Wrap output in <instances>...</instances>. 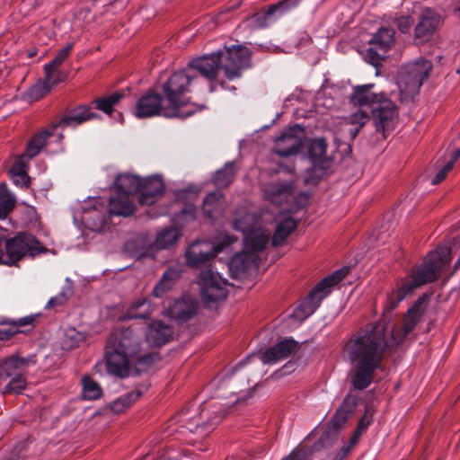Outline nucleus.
<instances>
[{
	"label": "nucleus",
	"mask_w": 460,
	"mask_h": 460,
	"mask_svg": "<svg viewBox=\"0 0 460 460\" xmlns=\"http://www.w3.org/2000/svg\"><path fill=\"white\" fill-rule=\"evenodd\" d=\"M386 346L385 330L381 323H368L347 341L344 353L353 365L351 385L355 389L362 391L373 382Z\"/></svg>",
	"instance_id": "obj_1"
},
{
	"label": "nucleus",
	"mask_w": 460,
	"mask_h": 460,
	"mask_svg": "<svg viewBox=\"0 0 460 460\" xmlns=\"http://www.w3.org/2000/svg\"><path fill=\"white\" fill-rule=\"evenodd\" d=\"M141 333L136 327L114 330L105 346L107 371L113 376L124 378L129 374L132 364L152 365L156 354L140 355Z\"/></svg>",
	"instance_id": "obj_2"
},
{
	"label": "nucleus",
	"mask_w": 460,
	"mask_h": 460,
	"mask_svg": "<svg viewBox=\"0 0 460 460\" xmlns=\"http://www.w3.org/2000/svg\"><path fill=\"white\" fill-rule=\"evenodd\" d=\"M449 261L450 252L447 247H438L430 252L427 260L414 270L411 279L403 281L396 289L387 295L384 310L385 312L393 311L416 288L435 281L439 272Z\"/></svg>",
	"instance_id": "obj_3"
},
{
	"label": "nucleus",
	"mask_w": 460,
	"mask_h": 460,
	"mask_svg": "<svg viewBox=\"0 0 460 460\" xmlns=\"http://www.w3.org/2000/svg\"><path fill=\"white\" fill-rule=\"evenodd\" d=\"M82 210L83 219L92 222L93 229H100L106 224L107 212L111 216L129 217L135 211V205L128 195L118 193L110 199L108 209L101 198H94L82 207Z\"/></svg>",
	"instance_id": "obj_4"
},
{
	"label": "nucleus",
	"mask_w": 460,
	"mask_h": 460,
	"mask_svg": "<svg viewBox=\"0 0 460 460\" xmlns=\"http://www.w3.org/2000/svg\"><path fill=\"white\" fill-rule=\"evenodd\" d=\"M197 75L190 69H181L171 74L161 84L164 102L167 103L165 117L181 116L180 107L186 104V94L197 82Z\"/></svg>",
	"instance_id": "obj_5"
},
{
	"label": "nucleus",
	"mask_w": 460,
	"mask_h": 460,
	"mask_svg": "<svg viewBox=\"0 0 460 460\" xmlns=\"http://www.w3.org/2000/svg\"><path fill=\"white\" fill-rule=\"evenodd\" d=\"M432 68L431 61L422 57L402 66L397 78L402 102L411 101L419 93L420 87L429 77Z\"/></svg>",
	"instance_id": "obj_6"
},
{
	"label": "nucleus",
	"mask_w": 460,
	"mask_h": 460,
	"mask_svg": "<svg viewBox=\"0 0 460 460\" xmlns=\"http://www.w3.org/2000/svg\"><path fill=\"white\" fill-rule=\"evenodd\" d=\"M99 117L98 114L92 111L90 105H79L71 110L68 114L64 116L57 124L52 126V129H45L36 134L28 143L22 157L32 159L42 149L46 144V140L53 135V130L61 127L63 128L67 127H76L85 121L93 119Z\"/></svg>",
	"instance_id": "obj_7"
},
{
	"label": "nucleus",
	"mask_w": 460,
	"mask_h": 460,
	"mask_svg": "<svg viewBox=\"0 0 460 460\" xmlns=\"http://www.w3.org/2000/svg\"><path fill=\"white\" fill-rule=\"evenodd\" d=\"M349 271L348 267H343L318 282L308 296L295 308L293 316L299 321H303L313 314L322 300L331 293L334 286L345 279Z\"/></svg>",
	"instance_id": "obj_8"
},
{
	"label": "nucleus",
	"mask_w": 460,
	"mask_h": 460,
	"mask_svg": "<svg viewBox=\"0 0 460 460\" xmlns=\"http://www.w3.org/2000/svg\"><path fill=\"white\" fill-rule=\"evenodd\" d=\"M222 51L205 55L191 60L189 67L195 75V71L199 72L202 76L209 81V92L213 93L219 86L223 90L235 91V87H229L225 81L217 80V75L220 69Z\"/></svg>",
	"instance_id": "obj_9"
},
{
	"label": "nucleus",
	"mask_w": 460,
	"mask_h": 460,
	"mask_svg": "<svg viewBox=\"0 0 460 460\" xmlns=\"http://www.w3.org/2000/svg\"><path fill=\"white\" fill-rule=\"evenodd\" d=\"M199 285L201 298L207 307H213L227 296V281L210 269L201 271Z\"/></svg>",
	"instance_id": "obj_10"
},
{
	"label": "nucleus",
	"mask_w": 460,
	"mask_h": 460,
	"mask_svg": "<svg viewBox=\"0 0 460 460\" xmlns=\"http://www.w3.org/2000/svg\"><path fill=\"white\" fill-rule=\"evenodd\" d=\"M251 66V52L248 48L233 45L222 51L221 67L225 76L233 81L242 76L244 69Z\"/></svg>",
	"instance_id": "obj_11"
},
{
	"label": "nucleus",
	"mask_w": 460,
	"mask_h": 460,
	"mask_svg": "<svg viewBox=\"0 0 460 460\" xmlns=\"http://www.w3.org/2000/svg\"><path fill=\"white\" fill-rule=\"evenodd\" d=\"M31 359L16 356L5 359L0 370V380H11L4 386V393L21 394L26 387V379L23 376L24 369L29 366Z\"/></svg>",
	"instance_id": "obj_12"
},
{
	"label": "nucleus",
	"mask_w": 460,
	"mask_h": 460,
	"mask_svg": "<svg viewBox=\"0 0 460 460\" xmlns=\"http://www.w3.org/2000/svg\"><path fill=\"white\" fill-rule=\"evenodd\" d=\"M395 31L391 27H381L374 33L368 41L370 47L366 50L365 60L377 66L385 58L387 51L395 42Z\"/></svg>",
	"instance_id": "obj_13"
},
{
	"label": "nucleus",
	"mask_w": 460,
	"mask_h": 460,
	"mask_svg": "<svg viewBox=\"0 0 460 460\" xmlns=\"http://www.w3.org/2000/svg\"><path fill=\"white\" fill-rule=\"evenodd\" d=\"M304 137V128L296 124L284 130L282 134L276 138L273 150L281 157L294 155L299 152L303 145Z\"/></svg>",
	"instance_id": "obj_14"
},
{
	"label": "nucleus",
	"mask_w": 460,
	"mask_h": 460,
	"mask_svg": "<svg viewBox=\"0 0 460 460\" xmlns=\"http://www.w3.org/2000/svg\"><path fill=\"white\" fill-rule=\"evenodd\" d=\"M429 301V296L428 295L419 297L413 306L408 310L402 325L393 330L392 334L397 343L401 342L413 331L426 312Z\"/></svg>",
	"instance_id": "obj_15"
},
{
	"label": "nucleus",
	"mask_w": 460,
	"mask_h": 460,
	"mask_svg": "<svg viewBox=\"0 0 460 460\" xmlns=\"http://www.w3.org/2000/svg\"><path fill=\"white\" fill-rule=\"evenodd\" d=\"M374 125L377 132H382L384 137L391 132L397 123V111L394 102L388 99H382L377 105L372 108Z\"/></svg>",
	"instance_id": "obj_16"
},
{
	"label": "nucleus",
	"mask_w": 460,
	"mask_h": 460,
	"mask_svg": "<svg viewBox=\"0 0 460 460\" xmlns=\"http://www.w3.org/2000/svg\"><path fill=\"white\" fill-rule=\"evenodd\" d=\"M166 107L167 103H165L164 96L148 92L138 99L133 114L138 119L151 118L160 114L165 117Z\"/></svg>",
	"instance_id": "obj_17"
},
{
	"label": "nucleus",
	"mask_w": 460,
	"mask_h": 460,
	"mask_svg": "<svg viewBox=\"0 0 460 460\" xmlns=\"http://www.w3.org/2000/svg\"><path fill=\"white\" fill-rule=\"evenodd\" d=\"M441 21V16L431 11L425 10L414 28L413 40L417 45H422L431 40Z\"/></svg>",
	"instance_id": "obj_18"
},
{
	"label": "nucleus",
	"mask_w": 460,
	"mask_h": 460,
	"mask_svg": "<svg viewBox=\"0 0 460 460\" xmlns=\"http://www.w3.org/2000/svg\"><path fill=\"white\" fill-rule=\"evenodd\" d=\"M326 149L327 143L323 137L311 139L308 143L307 155L313 164V170L321 171L318 177H322L332 164V158L326 155Z\"/></svg>",
	"instance_id": "obj_19"
},
{
	"label": "nucleus",
	"mask_w": 460,
	"mask_h": 460,
	"mask_svg": "<svg viewBox=\"0 0 460 460\" xmlns=\"http://www.w3.org/2000/svg\"><path fill=\"white\" fill-rule=\"evenodd\" d=\"M218 250L210 242L195 241L186 250V261L189 266L198 268L214 258Z\"/></svg>",
	"instance_id": "obj_20"
},
{
	"label": "nucleus",
	"mask_w": 460,
	"mask_h": 460,
	"mask_svg": "<svg viewBox=\"0 0 460 460\" xmlns=\"http://www.w3.org/2000/svg\"><path fill=\"white\" fill-rule=\"evenodd\" d=\"M164 190V184L161 177L150 176L142 179L138 191V202L141 205H153L163 195Z\"/></svg>",
	"instance_id": "obj_21"
},
{
	"label": "nucleus",
	"mask_w": 460,
	"mask_h": 460,
	"mask_svg": "<svg viewBox=\"0 0 460 460\" xmlns=\"http://www.w3.org/2000/svg\"><path fill=\"white\" fill-rule=\"evenodd\" d=\"M262 190L266 199L279 205L287 202L293 195V181H270L262 185Z\"/></svg>",
	"instance_id": "obj_22"
},
{
	"label": "nucleus",
	"mask_w": 460,
	"mask_h": 460,
	"mask_svg": "<svg viewBox=\"0 0 460 460\" xmlns=\"http://www.w3.org/2000/svg\"><path fill=\"white\" fill-rule=\"evenodd\" d=\"M260 258L258 253L243 251L234 254L229 261V269L235 277H242L252 270L259 267Z\"/></svg>",
	"instance_id": "obj_23"
},
{
	"label": "nucleus",
	"mask_w": 460,
	"mask_h": 460,
	"mask_svg": "<svg viewBox=\"0 0 460 460\" xmlns=\"http://www.w3.org/2000/svg\"><path fill=\"white\" fill-rule=\"evenodd\" d=\"M298 347L293 339H284L276 345L266 349L261 356L263 364H273L290 356Z\"/></svg>",
	"instance_id": "obj_24"
},
{
	"label": "nucleus",
	"mask_w": 460,
	"mask_h": 460,
	"mask_svg": "<svg viewBox=\"0 0 460 460\" xmlns=\"http://www.w3.org/2000/svg\"><path fill=\"white\" fill-rule=\"evenodd\" d=\"M172 336V329L162 321H153L146 332V340L150 346L161 347L167 343Z\"/></svg>",
	"instance_id": "obj_25"
},
{
	"label": "nucleus",
	"mask_w": 460,
	"mask_h": 460,
	"mask_svg": "<svg viewBox=\"0 0 460 460\" xmlns=\"http://www.w3.org/2000/svg\"><path fill=\"white\" fill-rule=\"evenodd\" d=\"M197 303L191 298H181L173 302L169 307V316L178 323H186L196 314Z\"/></svg>",
	"instance_id": "obj_26"
},
{
	"label": "nucleus",
	"mask_w": 460,
	"mask_h": 460,
	"mask_svg": "<svg viewBox=\"0 0 460 460\" xmlns=\"http://www.w3.org/2000/svg\"><path fill=\"white\" fill-rule=\"evenodd\" d=\"M235 228L243 231L238 226V222H235ZM244 245L247 250L253 252H258L266 248V245L270 240V233L261 227L252 228L248 231H244Z\"/></svg>",
	"instance_id": "obj_27"
},
{
	"label": "nucleus",
	"mask_w": 460,
	"mask_h": 460,
	"mask_svg": "<svg viewBox=\"0 0 460 460\" xmlns=\"http://www.w3.org/2000/svg\"><path fill=\"white\" fill-rule=\"evenodd\" d=\"M373 84L358 85L354 87L350 100L355 106L373 108L384 99L383 94H377L371 92Z\"/></svg>",
	"instance_id": "obj_28"
},
{
	"label": "nucleus",
	"mask_w": 460,
	"mask_h": 460,
	"mask_svg": "<svg viewBox=\"0 0 460 460\" xmlns=\"http://www.w3.org/2000/svg\"><path fill=\"white\" fill-rule=\"evenodd\" d=\"M357 404L358 400L355 396L347 395L332 417L330 421L332 428L335 430L342 429L354 413Z\"/></svg>",
	"instance_id": "obj_29"
},
{
	"label": "nucleus",
	"mask_w": 460,
	"mask_h": 460,
	"mask_svg": "<svg viewBox=\"0 0 460 460\" xmlns=\"http://www.w3.org/2000/svg\"><path fill=\"white\" fill-rule=\"evenodd\" d=\"M153 311L154 307L147 298H137L128 307L122 319H147L151 316Z\"/></svg>",
	"instance_id": "obj_30"
},
{
	"label": "nucleus",
	"mask_w": 460,
	"mask_h": 460,
	"mask_svg": "<svg viewBox=\"0 0 460 460\" xmlns=\"http://www.w3.org/2000/svg\"><path fill=\"white\" fill-rule=\"evenodd\" d=\"M225 208V197L220 190L209 192L204 199L202 211L206 217L212 219Z\"/></svg>",
	"instance_id": "obj_31"
},
{
	"label": "nucleus",
	"mask_w": 460,
	"mask_h": 460,
	"mask_svg": "<svg viewBox=\"0 0 460 460\" xmlns=\"http://www.w3.org/2000/svg\"><path fill=\"white\" fill-rule=\"evenodd\" d=\"M142 179L129 173L119 174L117 176L114 184L118 193L130 195L139 191Z\"/></svg>",
	"instance_id": "obj_32"
},
{
	"label": "nucleus",
	"mask_w": 460,
	"mask_h": 460,
	"mask_svg": "<svg viewBox=\"0 0 460 460\" xmlns=\"http://www.w3.org/2000/svg\"><path fill=\"white\" fill-rule=\"evenodd\" d=\"M181 236V231L173 226L165 227L157 233L155 245L159 250L168 249L177 243Z\"/></svg>",
	"instance_id": "obj_33"
},
{
	"label": "nucleus",
	"mask_w": 460,
	"mask_h": 460,
	"mask_svg": "<svg viewBox=\"0 0 460 460\" xmlns=\"http://www.w3.org/2000/svg\"><path fill=\"white\" fill-rule=\"evenodd\" d=\"M235 173L234 162H227L223 168L215 172L212 181L217 188H226L233 182Z\"/></svg>",
	"instance_id": "obj_34"
},
{
	"label": "nucleus",
	"mask_w": 460,
	"mask_h": 460,
	"mask_svg": "<svg viewBox=\"0 0 460 460\" xmlns=\"http://www.w3.org/2000/svg\"><path fill=\"white\" fill-rule=\"evenodd\" d=\"M124 97V93L120 92H115L109 95L97 98L90 103L92 109H97L108 115L111 114L113 111V108L117 105L119 101Z\"/></svg>",
	"instance_id": "obj_35"
},
{
	"label": "nucleus",
	"mask_w": 460,
	"mask_h": 460,
	"mask_svg": "<svg viewBox=\"0 0 460 460\" xmlns=\"http://www.w3.org/2000/svg\"><path fill=\"white\" fill-rule=\"evenodd\" d=\"M296 227V222L291 218H286L277 225L276 230L273 234L271 243L273 246L281 245L288 235Z\"/></svg>",
	"instance_id": "obj_36"
},
{
	"label": "nucleus",
	"mask_w": 460,
	"mask_h": 460,
	"mask_svg": "<svg viewBox=\"0 0 460 460\" xmlns=\"http://www.w3.org/2000/svg\"><path fill=\"white\" fill-rule=\"evenodd\" d=\"M179 276V272L172 268L167 269L159 282L153 288V296L155 297H162L167 291H169L173 285L175 279Z\"/></svg>",
	"instance_id": "obj_37"
},
{
	"label": "nucleus",
	"mask_w": 460,
	"mask_h": 460,
	"mask_svg": "<svg viewBox=\"0 0 460 460\" xmlns=\"http://www.w3.org/2000/svg\"><path fill=\"white\" fill-rule=\"evenodd\" d=\"M73 282L69 279H66V284L62 287L60 292L56 296H53L49 300L45 308L57 309L58 307L64 306L68 299L73 296Z\"/></svg>",
	"instance_id": "obj_38"
},
{
	"label": "nucleus",
	"mask_w": 460,
	"mask_h": 460,
	"mask_svg": "<svg viewBox=\"0 0 460 460\" xmlns=\"http://www.w3.org/2000/svg\"><path fill=\"white\" fill-rule=\"evenodd\" d=\"M11 180L19 187L27 188L30 183V178L27 173L26 164L21 159L14 162L9 170Z\"/></svg>",
	"instance_id": "obj_39"
},
{
	"label": "nucleus",
	"mask_w": 460,
	"mask_h": 460,
	"mask_svg": "<svg viewBox=\"0 0 460 460\" xmlns=\"http://www.w3.org/2000/svg\"><path fill=\"white\" fill-rule=\"evenodd\" d=\"M142 394L139 390L130 391L111 402L110 408L115 413H121L133 404Z\"/></svg>",
	"instance_id": "obj_40"
},
{
	"label": "nucleus",
	"mask_w": 460,
	"mask_h": 460,
	"mask_svg": "<svg viewBox=\"0 0 460 460\" xmlns=\"http://www.w3.org/2000/svg\"><path fill=\"white\" fill-rule=\"evenodd\" d=\"M374 413L375 411L372 406L368 405L365 408V412L359 419L357 429L351 436V444L358 443L362 434H364L372 424Z\"/></svg>",
	"instance_id": "obj_41"
},
{
	"label": "nucleus",
	"mask_w": 460,
	"mask_h": 460,
	"mask_svg": "<svg viewBox=\"0 0 460 460\" xmlns=\"http://www.w3.org/2000/svg\"><path fill=\"white\" fill-rule=\"evenodd\" d=\"M82 385V394L85 400H97L102 394L101 386L90 376H84L83 377Z\"/></svg>",
	"instance_id": "obj_42"
},
{
	"label": "nucleus",
	"mask_w": 460,
	"mask_h": 460,
	"mask_svg": "<svg viewBox=\"0 0 460 460\" xmlns=\"http://www.w3.org/2000/svg\"><path fill=\"white\" fill-rule=\"evenodd\" d=\"M15 199L4 183L0 184V218H5L13 210Z\"/></svg>",
	"instance_id": "obj_43"
},
{
	"label": "nucleus",
	"mask_w": 460,
	"mask_h": 460,
	"mask_svg": "<svg viewBox=\"0 0 460 460\" xmlns=\"http://www.w3.org/2000/svg\"><path fill=\"white\" fill-rule=\"evenodd\" d=\"M40 314H29L16 320H12L13 328L17 329V333H26L35 327V323Z\"/></svg>",
	"instance_id": "obj_44"
},
{
	"label": "nucleus",
	"mask_w": 460,
	"mask_h": 460,
	"mask_svg": "<svg viewBox=\"0 0 460 460\" xmlns=\"http://www.w3.org/2000/svg\"><path fill=\"white\" fill-rule=\"evenodd\" d=\"M72 48L73 44L69 43L59 49L54 58L49 63L45 64L44 70L58 68L70 55Z\"/></svg>",
	"instance_id": "obj_45"
},
{
	"label": "nucleus",
	"mask_w": 460,
	"mask_h": 460,
	"mask_svg": "<svg viewBox=\"0 0 460 460\" xmlns=\"http://www.w3.org/2000/svg\"><path fill=\"white\" fill-rule=\"evenodd\" d=\"M369 120L368 112L359 109L348 118V122L352 125H357L355 129H350V134L355 137L359 128L363 127Z\"/></svg>",
	"instance_id": "obj_46"
},
{
	"label": "nucleus",
	"mask_w": 460,
	"mask_h": 460,
	"mask_svg": "<svg viewBox=\"0 0 460 460\" xmlns=\"http://www.w3.org/2000/svg\"><path fill=\"white\" fill-rule=\"evenodd\" d=\"M51 88L52 87L50 86V84L45 79L44 81L38 82L36 84L31 87L28 94L31 100H40L46 94H48L50 92Z\"/></svg>",
	"instance_id": "obj_47"
},
{
	"label": "nucleus",
	"mask_w": 460,
	"mask_h": 460,
	"mask_svg": "<svg viewBox=\"0 0 460 460\" xmlns=\"http://www.w3.org/2000/svg\"><path fill=\"white\" fill-rule=\"evenodd\" d=\"M301 0H282L276 4L270 5L269 7V13H279V15H282L286 12L296 7Z\"/></svg>",
	"instance_id": "obj_48"
},
{
	"label": "nucleus",
	"mask_w": 460,
	"mask_h": 460,
	"mask_svg": "<svg viewBox=\"0 0 460 460\" xmlns=\"http://www.w3.org/2000/svg\"><path fill=\"white\" fill-rule=\"evenodd\" d=\"M312 449L302 447L293 450L288 456L283 460H312Z\"/></svg>",
	"instance_id": "obj_49"
},
{
	"label": "nucleus",
	"mask_w": 460,
	"mask_h": 460,
	"mask_svg": "<svg viewBox=\"0 0 460 460\" xmlns=\"http://www.w3.org/2000/svg\"><path fill=\"white\" fill-rule=\"evenodd\" d=\"M45 71V79L50 84L51 87L59 84L66 78V74L60 71L58 68H54Z\"/></svg>",
	"instance_id": "obj_50"
},
{
	"label": "nucleus",
	"mask_w": 460,
	"mask_h": 460,
	"mask_svg": "<svg viewBox=\"0 0 460 460\" xmlns=\"http://www.w3.org/2000/svg\"><path fill=\"white\" fill-rule=\"evenodd\" d=\"M17 334V329L13 328L11 321H4L0 325V340L7 341Z\"/></svg>",
	"instance_id": "obj_51"
},
{
	"label": "nucleus",
	"mask_w": 460,
	"mask_h": 460,
	"mask_svg": "<svg viewBox=\"0 0 460 460\" xmlns=\"http://www.w3.org/2000/svg\"><path fill=\"white\" fill-rule=\"evenodd\" d=\"M394 24L402 33H407L412 25V18L410 15L396 17L394 19Z\"/></svg>",
	"instance_id": "obj_52"
},
{
	"label": "nucleus",
	"mask_w": 460,
	"mask_h": 460,
	"mask_svg": "<svg viewBox=\"0 0 460 460\" xmlns=\"http://www.w3.org/2000/svg\"><path fill=\"white\" fill-rule=\"evenodd\" d=\"M453 168L452 162H446L441 169L437 172L434 178L431 180L433 185L440 183L447 175L448 172Z\"/></svg>",
	"instance_id": "obj_53"
},
{
	"label": "nucleus",
	"mask_w": 460,
	"mask_h": 460,
	"mask_svg": "<svg viewBox=\"0 0 460 460\" xmlns=\"http://www.w3.org/2000/svg\"><path fill=\"white\" fill-rule=\"evenodd\" d=\"M274 13H269V9L265 13H257L252 17L254 25L257 28H264L268 25V20L273 15Z\"/></svg>",
	"instance_id": "obj_54"
},
{
	"label": "nucleus",
	"mask_w": 460,
	"mask_h": 460,
	"mask_svg": "<svg viewBox=\"0 0 460 460\" xmlns=\"http://www.w3.org/2000/svg\"><path fill=\"white\" fill-rule=\"evenodd\" d=\"M357 444H351V438L347 445L341 447L334 455L333 460H343Z\"/></svg>",
	"instance_id": "obj_55"
},
{
	"label": "nucleus",
	"mask_w": 460,
	"mask_h": 460,
	"mask_svg": "<svg viewBox=\"0 0 460 460\" xmlns=\"http://www.w3.org/2000/svg\"><path fill=\"white\" fill-rule=\"evenodd\" d=\"M79 335L76 333L75 330L72 329L66 332V341H64V346L68 349H72L78 346L79 339L75 340V336Z\"/></svg>",
	"instance_id": "obj_56"
},
{
	"label": "nucleus",
	"mask_w": 460,
	"mask_h": 460,
	"mask_svg": "<svg viewBox=\"0 0 460 460\" xmlns=\"http://www.w3.org/2000/svg\"><path fill=\"white\" fill-rule=\"evenodd\" d=\"M196 215V208L191 205H187L184 207L181 212V217L185 221L194 220Z\"/></svg>",
	"instance_id": "obj_57"
},
{
	"label": "nucleus",
	"mask_w": 460,
	"mask_h": 460,
	"mask_svg": "<svg viewBox=\"0 0 460 460\" xmlns=\"http://www.w3.org/2000/svg\"><path fill=\"white\" fill-rule=\"evenodd\" d=\"M459 156H460V149L457 148L452 152V154L450 155L449 160H447V162H452V166H454L455 162L458 159Z\"/></svg>",
	"instance_id": "obj_58"
},
{
	"label": "nucleus",
	"mask_w": 460,
	"mask_h": 460,
	"mask_svg": "<svg viewBox=\"0 0 460 460\" xmlns=\"http://www.w3.org/2000/svg\"><path fill=\"white\" fill-rule=\"evenodd\" d=\"M250 358V357H247L245 359L240 361L236 366H234L233 368H232V374H234V372H236L239 368H241L243 365L246 364L247 360Z\"/></svg>",
	"instance_id": "obj_59"
},
{
	"label": "nucleus",
	"mask_w": 460,
	"mask_h": 460,
	"mask_svg": "<svg viewBox=\"0 0 460 460\" xmlns=\"http://www.w3.org/2000/svg\"><path fill=\"white\" fill-rule=\"evenodd\" d=\"M226 414V413L225 412V411H221L219 412V415H218V416H217V417L213 420L212 424L218 423V422L223 419V417H224Z\"/></svg>",
	"instance_id": "obj_60"
},
{
	"label": "nucleus",
	"mask_w": 460,
	"mask_h": 460,
	"mask_svg": "<svg viewBox=\"0 0 460 460\" xmlns=\"http://www.w3.org/2000/svg\"><path fill=\"white\" fill-rule=\"evenodd\" d=\"M455 13L460 18V6L455 10Z\"/></svg>",
	"instance_id": "obj_61"
},
{
	"label": "nucleus",
	"mask_w": 460,
	"mask_h": 460,
	"mask_svg": "<svg viewBox=\"0 0 460 460\" xmlns=\"http://www.w3.org/2000/svg\"><path fill=\"white\" fill-rule=\"evenodd\" d=\"M193 113H194V111H188V112L185 114V116H184V117L190 116V115H192Z\"/></svg>",
	"instance_id": "obj_62"
},
{
	"label": "nucleus",
	"mask_w": 460,
	"mask_h": 460,
	"mask_svg": "<svg viewBox=\"0 0 460 460\" xmlns=\"http://www.w3.org/2000/svg\"><path fill=\"white\" fill-rule=\"evenodd\" d=\"M456 73L460 75V66L456 69Z\"/></svg>",
	"instance_id": "obj_63"
},
{
	"label": "nucleus",
	"mask_w": 460,
	"mask_h": 460,
	"mask_svg": "<svg viewBox=\"0 0 460 460\" xmlns=\"http://www.w3.org/2000/svg\"><path fill=\"white\" fill-rule=\"evenodd\" d=\"M438 59L440 61L442 59V56H438Z\"/></svg>",
	"instance_id": "obj_64"
}]
</instances>
